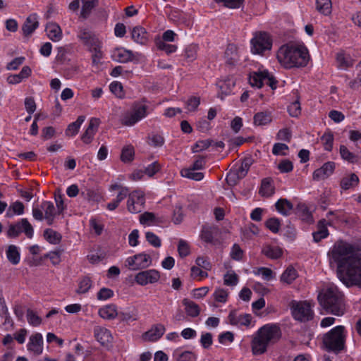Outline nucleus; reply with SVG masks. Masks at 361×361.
Listing matches in <instances>:
<instances>
[{
	"label": "nucleus",
	"mask_w": 361,
	"mask_h": 361,
	"mask_svg": "<svg viewBox=\"0 0 361 361\" xmlns=\"http://www.w3.org/2000/svg\"><path fill=\"white\" fill-rule=\"evenodd\" d=\"M343 296L336 287L330 286L318 295V299L320 305L328 313L341 316L345 310Z\"/></svg>",
	"instance_id": "20e7f679"
},
{
	"label": "nucleus",
	"mask_w": 361,
	"mask_h": 361,
	"mask_svg": "<svg viewBox=\"0 0 361 361\" xmlns=\"http://www.w3.org/2000/svg\"><path fill=\"white\" fill-rule=\"evenodd\" d=\"M94 335L97 341L103 346H108L113 340L111 333L104 327H94Z\"/></svg>",
	"instance_id": "aec40b11"
},
{
	"label": "nucleus",
	"mask_w": 361,
	"mask_h": 361,
	"mask_svg": "<svg viewBox=\"0 0 361 361\" xmlns=\"http://www.w3.org/2000/svg\"><path fill=\"white\" fill-rule=\"evenodd\" d=\"M44 237L49 243L51 244H58L61 239V235L58 232L51 228L44 230Z\"/></svg>",
	"instance_id": "37998d69"
},
{
	"label": "nucleus",
	"mask_w": 361,
	"mask_h": 361,
	"mask_svg": "<svg viewBox=\"0 0 361 361\" xmlns=\"http://www.w3.org/2000/svg\"><path fill=\"white\" fill-rule=\"evenodd\" d=\"M131 37L135 42L140 44H145L149 40L147 32L141 26H136L132 30Z\"/></svg>",
	"instance_id": "5701e85b"
},
{
	"label": "nucleus",
	"mask_w": 361,
	"mask_h": 361,
	"mask_svg": "<svg viewBox=\"0 0 361 361\" xmlns=\"http://www.w3.org/2000/svg\"><path fill=\"white\" fill-rule=\"evenodd\" d=\"M149 106L143 102H135L130 110L125 112L121 118V123L126 126H133L145 118L148 114Z\"/></svg>",
	"instance_id": "423d86ee"
},
{
	"label": "nucleus",
	"mask_w": 361,
	"mask_h": 361,
	"mask_svg": "<svg viewBox=\"0 0 361 361\" xmlns=\"http://www.w3.org/2000/svg\"><path fill=\"white\" fill-rule=\"evenodd\" d=\"M198 46L197 44H190L185 49V57L190 61H194L197 57Z\"/></svg>",
	"instance_id": "4d7b16f0"
},
{
	"label": "nucleus",
	"mask_w": 361,
	"mask_h": 361,
	"mask_svg": "<svg viewBox=\"0 0 361 361\" xmlns=\"http://www.w3.org/2000/svg\"><path fill=\"white\" fill-rule=\"evenodd\" d=\"M346 331L344 326H336L324 334L322 343L329 352L338 354L345 349Z\"/></svg>",
	"instance_id": "39448f33"
},
{
	"label": "nucleus",
	"mask_w": 361,
	"mask_h": 361,
	"mask_svg": "<svg viewBox=\"0 0 361 361\" xmlns=\"http://www.w3.org/2000/svg\"><path fill=\"white\" fill-rule=\"evenodd\" d=\"M262 253L271 259H278L282 255V250L277 246L267 245L262 249Z\"/></svg>",
	"instance_id": "a19ab883"
},
{
	"label": "nucleus",
	"mask_w": 361,
	"mask_h": 361,
	"mask_svg": "<svg viewBox=\"0 0 361 361\" xmlns=\"http://www.w3.org/2000/svg\"><path fill=\"white\" fill-rule=\"evenodd\" d=\"M249 82L251 86L260 88L266 84L272 90L276 88V80L267 71L254 72L249 78Z\"/></svg>",
	"instance_id": "1a4fd4ad"
},
{
	"label": "nucleus",
	"mask_w": 361,
	"mask_h": 361,
	"mask_svg": "<svg viewBox=\"0 0 361 361\" xmlns=\"http://www.w3.org/2000/svg\"><path fill=\"white\" fill-rule=\"evenodd\" d=\"M77 38L88 49L97 46V43L100 41L92 31L84 27H78Z\"/></svg>",
	"instance_id": "4468645a"
},
{
	"label": "nucleus",
	"mask_w": 361,
	"mask_h": 361,
	"mask_svg": "<svg viewBox=\"0 0 361 361\" xmlns=\"http://www.w3.org/2000/svg\"><path fill=\"white\" fill-rule=\"evenodd\" d=\"M109 89L113 94L119 98H122L124 95L123 86L119 82H111L109 85Z\"/></svg>",
	"instance_id": "0e129e2a"
},
{
	"label": "nucleus",
	"mask_w": 361,
	"mask_h": 361,
	"mask_svg": "<svg viewBox=\"0 0 361 361\" xmlns=\"http://www.w3.org/2000/svg\"><path fill=\"white\" fill-rule=\"evenodd\" d=\"M228 319L231 325L249 326L252 317L249 314H238L235 310H233L229 313Z\"/></svg>",
	"instance_id": "6ab92c4d"
},
{
	"label": "nucleus",
	"mask_w": 361,
	"mask_h": 361,
	"mask_svg": "<svg viewBox=\"0 0 361 361\" xmlns=\"http://www.w3.org/2000/svg\"><path fill=\"white\" fill-rule=\"evenodd\" d=\"M152 259L150 255L142 252L128 257L126 259V266L131 270L144 269L152 265Z\"/></svg>",
	"instance_id": "9d476101"
},
{
	"label": "nucleus",
	"mask_w": 361,
	"mask_h": 361,
	"mask_svg": "<svg viewBox=\"0 0 361 361\" xmlns=\"http://www.w3.org/2000/svg\"><path fill=\"white\" fill-rule=\"evenodd\" d=\"M298 277V272L295 268L290 266L281 274L280 280L286 284L292 283Z\"/></svg>",
	"instance_id": "473e14b6"
},
{
	"label": "nucleus",
	"mask_w": 361,
	"mask_h": 361,
	"mask_svg": "<svg viewBox=\"0 0 361 361\" xmlns=\"http://www.w3.org/2000/svg\"><path fill=\"white\" fill-rule=\"evenodd\" d=\"M213 297L216 302H226L228 298V292L222 288L216 289L213 293Z\"/></svg>",
	"instance_id": "052dcab7"
},
{
	"label": "nucleus",
	"mask_w": 361,
	"mask_h": 361,
	"mask_svg": "<svg viewBox=\"0 0 361 361\" xmlns=\"http://www.w3.org/2000/svg\"><path fill=\"white\" fill-rule=\"evenodd\" d=\"M145 237L148 243L154 247H159L161 246L160 238L154 233L148 231L145 233Z\"/></svg>",
	"instance_id": "680f3d73"
},
{
	"label": "nucleus",
	"mask_w": 361,
	"mask_h": 361,
	"mask_svg": "<svg viewBox=\"0 0 361 361\" xmlns=\"http://www.w3.org/2000/svg\"><path fill=\"white\" fill-rule=\"evenodd\" d=\"M183 304L185 305V312L188 315L192 317H196L200 314V309L197 304L193 301L188 299L183 300Z\"/></svg>",
	"instance_id": "e433bc0d"
},
{
	"label": "nucleus",
	"mask_w": 361,
	"mask_h": 361,
	"mask_svg": "<svg viewBox=\"0 0 361 361\" xmlns=\"http://www.w3.org/2000/svg\"><path fill=\"white\" fill-rule=\"evenodd\" d=\"M39 23L36 14L29 16L24 23L22 30L25 35H30L37 27Z\"/></svg>",
	"instance_id": "bb28decb"
},
{
	"label": "nucleus",
	"mask_w": 361,
	"mask_h": 361,
	"mask_svg": "<svg viewBox=\"0 0 361 361\" xmlns=\"http://www.w3.org/2000/svg\"><path fill=\"white\" fill-rule=\"evenodd\" d=\"M281 336V329L276 324L264 325L252 338L251 343L252 353L255 355L264 353L267 347L276 343Z\"/></svg>",
	"instance_id": "7ed1b4c3"
},
{
	"label": "nucleus",
	"mask_w": 361,
	"mask_h": 361,
	"mask_svg": "<svg viewBox=\"0 0 361 361\" xmlns=\"http://www.w3.org/2000/svg\"><path fill=\"white\" fill-rule=\"evenodd\" d=\"M224 282L226 286H235L238 282V275L234 272H228L224 276Z\"/></svg>",
	"instance_id": "69168bd1"
},
{
	"label": "nucleus",
	"mask_w": 361,
	"mask_h": 361,
	"mask_svg": "<svg viewBox=\"0 0 361 361\" xmlns=\"http://www.w3.org/2000/svg\"><path fill=\"white\" fill-rule=\"evenodd\" d=\"M316 8L323 15H329L331 13V0H316Z\"/></svg>",
	"instance_id": "79ce46f5"
},
{
	"label": "nucleus",
	"mask_w": 361,
	"mask_h": 361,
	"mask_svg": "<svg viewBox=\"0 0 361 361\" xmlns=\"http://www.w3.org/2000/svg\"><path fill=\"white\" fill-rule=\"evenodd\" d=\"M173 356L177 361H196L197 355L191 351H181L177 349L173 353Z\"/></svg>",
	"instance_id": "58836bf2"
},
{
	"label": "nucleus",
	"mask_w": 361,
	"mask_h": 361,
	"mask_svg": "<svg viewBox=\"0 0 361 361\" xmlns=\"http://www.w3.org/2000/svg\"><path fill=\"white\" fill-rule=\"evenodd\" d=\"M165 331L166 329L163 324H157L144 334L143 339L148 341H156L164 335Z\"/></svg>",
	"instance_id": "412c9836"
},
{
	"label": "nucleus",
	"mask_w": 361,
	"mask_h": 361,
	"mask_svg": "<svg viewBox=\"0 0 361 361\" xmlns=\"http://www.w3.org/2000/svg\"><path fill=\"white\" fill-rule=\"evenodd\" d=\"M253 273L255 275L261 276L262 278L265 281H271V279L275 278V274L273 271L267 267H259L256 270L253 271Z\"/></svg>",
	"instance_id": "c03bdc74"
},
{
	"label": "nucleus",
	"mask_w": 361,
	"mask_h": 361,
	"mask_svg": "<svg viewBox=\"0 0 361 361\" xmlns=\"http://www.w3.org/2000/svg\"><path fill=\"white\" fill-rule=\"evenodd\" d=\"M196 170L192 169H184L181 171V176L195 180H201L204 178V173L196 172Z\"/></svg>",
	"instance_id": "a18cd8bd"
},
{
	"label": "nucleus",
	"mask_w": 361,
	"mask_h": 361,
	"mask_svg": "<svg viewBox=\"0 0 361 361\" xmlns=\"http://www.w3.org/2000/svg\"><path fill=\"white\" fill-rule=\"evenodd\" d=\"M275 207L278 212L283 216H288L293 209V204L285 198L279 199L275 203Z\"/></svg>",
	"instance_id": "cd10ccee"
},
{
	"label": "nucleus",
	"mask_w": 361,
	"mask_h": 361,
	"mask_svg": "<svg viewBox=\"0 0 361 361\" xmlns=\"http://www.w3.org/2000/svg\"><path fill=\"white\" fill-rule=\"evenodd\" d=\"M334 169V162H326L321 168L314 171L313 178L317 180L324 179L333 173Z\"/></svg>",
	"instance_id": "4be33fe9"
},
{
	"label": "nucleus",
	"mask_w": 361,
	"mask_h": 361,
	"mask_svg": "<svg viewBox=\"0 0 361 361\" xmlns=\"http://www.w3.org/2000/svg\"><path fill=\"white\" fill-rule=\"evenodd\" d=\"M21 233H24L28 238H32L33 236V228L27 219H22L16 224L8 226L7 231L8 237L16 238Z\"/></svg>",
	"instance_id": "9b49d317"
},
{
	"label": "nucleus",
	"mask_w": 361,
	"mask_h": 361,
	"mask_svg": "<svg viewBox=\"0 0 361 361\" xmlns=\"http://www.w3.org/2000/svg\"><path fill=\"white\" fill-rule=\"evenodd\" d=\"M288 111L289 114L293 117H297L300 114L301 108L298 97L288 106Z\"/></svg>",
	"instance_id": "13d9d810"
},
{
	"label": "nucleus",
	"mask_w": 361,
	"mask_h": 361,
	"mask_svg": "<svg viewBox=\"0 0 361 361\" xmlns=\"http://www.w3.org/2000/svg\"><path fill=\"white\" fill-rule=\"evenodd\" d=\"M102 48V42L99 41L97 43V46H92L89 48V50L92 53V63L94 64H97L99 63L100 59L102 58L103 54L101 50Z\"/></svg>",
	"instance_id": "de8ad7c7"
},
{
	"label": "nucleus",
	"mask_w": 361,
	"mask_h": 361,
	"mask_svg": "<svg viewBox=\"0 0 361 361\" xmlns=\"http://www.w3.org/2000/svg\"><path fill=\"white\" fill-rule=\"evenodd\" d=\"M164 143V138L162 135L152 133L148 137V144L154 147H161Z\"/></svg>",
	"instance_id": "603ef678"
},
{
	"label": "nucleus",
	"mask_w": 361,
	"mask_h": 361,
	"mask_svg": "<svg viewBox=\"0 0 361 361\" xmlns=\"http://www.w3.org/2000/svg\"><path fill=\"white\" fill-rule=\"evenodd\" d=\"M200 104V98L196 96H192L185 102V108L188 111H195Z\"/></svg>",
	"instance_id": "864d4df0"
},
{
	"label": "nucleus",
	"mask_w": 361,
	"mask_h": 361,
	"mask_svg": "<svg viewBox=\"0 0 361 361\" xmlns=\"http://www.w3.org/2000/svg\"><path fill=\"white\" fill-rule=\"evenodd\" d=\"M288 150V146L284 143H276L272 148V153L274 155H286V151Z\"/></svg>",
	"instance_id": "338daca9"
},
{
	"label": "nucleus",
	"mask_w": 361,
	"mask_h": 361,
	"mask_svg": "<svg viewBox=\"0 0 361 361\" xmlns=\"http://www.w3.org/2000/svg\"><path fill=\"white\" fill-rule=\"evenodd\" d=\"M276 56L279 62L286 68L305 66L310 59L307 49L296 44L281 46Z\"/></svg>",
	"instance_id": "f03ea898"
},
{
	"label": "nucleus",
	"mask_w": 361,
	"mask_h": 361,
	"mask_svg": "<svg viewBox=\"0 0 361 361\" xmlns=\"http://www.w3.org/2000/svg\"><path fill=\"white\" fill-rule=\"evenodd\" d=\"M92 282L90 277L85 276L81 279L78 283V293H86L91 288Z\"/></svg>",
	"instance_id": "8fccbe9b"
},
{
	"label": "nucleus",
	"mask_w": 361,
	"mask_h": 361,
	"mask_svg": "<svg viewBox=\"0 0 361 361\" xmlns=\"http://www.w3.org/2000/svg\"><path fill=\"white\" fill-rule=\"evenodd\" d=\"M265 225L271 232L276 233L279 231L280 221L277 218H270L266 221Z\"/></svg>",
	"instance_id": "bf43d9fd"
},
{
	"label": "nucleus",
	"mask_w": 361,
	"mask_h": 361,
	"mask_svg": "<svg viewBox=\"0 0 361 361\" xmlns=\"http://www.w3.org/2000/svg\"><path fill=\"white\" fill-rule=\"evenodd\" d=\"M48 37L53 42H59L61 39L63 34L61 27L55 23H49L46 26Z\"/></svg>",
	"instance_id": "b1692460"
},
{
	"label": "nucleus",
	"mask_w": 361,
	"mask_h": 361,
	"mask_svg": "<svg viewBox=\"0 0 361 361\" xmlns=\"http://www.w3.org/2000/svg\"><path fill=\"white\" fill-rule=\"evenodd\" d=\"M340 154L344 160L350 163H355L357 160V156L350 152L345 145L340 146Z\"/></svg>",
	"instance_id": "3c124183"
},
{
	"label": "nucleus",
	"mask_w": 361,
	"mask_h": 361,
	"mask_svg": "<svg viewBox=\"0 0 361 361\" xmlns=\"http://www.w3.org/2000/svg\"><path fill=\"white\" fill-rule=\"evenodd\" d=\"M24 213V204L20 201H16L13 203L6 213V216L8 217L13 216V214L21 215Z\"/></svg>",
	"instance_id": "49530a36"
},
{
	"label": "nucleus",
	"mask_w": 361,
	"mask_h": 361,
	"mask_svg": "<svg viewBox=\"0 0 361 361\" xmlns=\"http://www.w3.org/2000/svg\"><path fill=\"white\" fill-rule=\"evenodd\" d=\"M8 260L13 265L20 262V254L18 247L14 245H10L6 251Z\"/></svg>",
	"instance_id": "c85d7f7f"
},
{
	"label": "nucleus",
	"mask_w": 361,
	"mask_h": 361,
	"mask_svg": "<svg viewBox=\"0 0 361 361\" xmlns=\"http://www.w3.org/2000/svg\"><path fill=\"white\" fill-rule=\"evenodd\" d=\"M99 316L105 319H113L116 317L117 309L115 305H108L99 310Z\"/></svg>",
	"instance_id": "7c9ffc66"
},
{
	"label": "nucleus",
	"mask_w": 361,
	"mask_h": 361,
	"mask_svg": "<svg viewBox=\"0 0 361 361\" xmlns=\"http://www.w3.org/2000/svg\"><path fill=\"white\" fill-rule=\"evenodd\" d=\"M134 150L132 147H126L123 149L121 159L123 162H128L133 160Z\"/></svg>",
	"instance_id": "774afa93"
},
{
	"label": "nucleus",
	"mask_w": 361,
	"mask_h": 361,
	"mask_svg": "<svg viewBox=\"0 0 361 361\" xmlns=\"http://www.w3.org/2000/svg\"><path fill=\"white\" fill-rule=\"evenodd\" d=\"M290 311L293 317L301 322L310 321L314 317L312 305L307 301L293 300L290 303Z\"/></svg>",
	"instance_id": "0eeeda50"
},
{
	"label": "nucleus",
	"mask_w": 361,
	"mask_h": 361,
	"mask_svg": "<svg viewBox=\"0 0 361 361\" xmlns=\"http://www.w3.org/2000/svg\"><path fill=\"white\" fill-rule=\"evenodd\" d=\"M212 143V140L209 139L199 140L195 143V146L192 148V151L193 152H198L207 149L209 146H211Z\"/></svg>",
	"instance_id": "e2e57ef3"
},
{
	"label": "nucleus",
	"mask_w": 361,
	"mask_h": 361,
	"mask_svg": "<svg viewBox=\"0 0 361 361\" xmlns=\"http://www.w3.org/2000/svg\"><path fill=\"white\" fill-rule=\"evenodd\" d=\"M220 234V229L218 226L204 225L202 227L200 238L207 243L216 245L218 243L217 237Z\"/></svg>",
	"instance_id": "2eb2a0df"
},
{
	"label": "nucleus",
	"mask_w": 361,
	"mask_h": 361,
	"mask_svg": "<svg viewBox=\"0 0 361 361\" xmlns=\"http://www.w3.org/2000/svg\"><path fill=\"white\" fill-rule=\"evenodd\" d=\"M160 279L159 271L156 269L142 271L135 276V282L140 286L155 283Z\"/></svg>",
	"instance_id": "ddd939ff"
},
{
	"label": "nucleus",
	"mask_w": 361,
	"mask_h": 361,
	"mask_svg": "<svg viewBox=\"0 0 361 361\" xmlns=\"http://www.w3.org/2000/svg\"><path fill=\"white\" fill-rule=\"evenodd\" d=\"M321 140L324 145V149L326 151H331L333 147L334 135L332 133H325L322 137Z\"/></svg>",
	"instance_id": "6e6d98bb"
},
{
	"label": "nucleus",
	"mask_w": 361,
	"mask_h": 361,
	"mask_svg": "<svg viewBox=\"0 0 361 361\" xmlns=\"http://www.w3.org/2000/svg\"><path fill=\"white\" fill-rule=\"evenodd\" d=\"M94 6L95 2H94L93 0L84 1L80 12V16L84 19H87Z\"/></svg>",
	"instance_id": "09e8293b"
},
{
	"label": "nucleus",
	"mask_w": 361,
	"mask_h": 361,
	"mask_svg": "<svg viewBox=\"0 0 361 361\" xmlns=\"http://www.w3.org/2000/svg\"><path fill=\"white\" fill-rule=\"evenodd\" d=\"M274 193V187L270 178H264L262 180L259 194L263 197H270Z\"/></svg>",
	"instance_id": "ea45409f"
},
{
	"label": "nucleus",
	"mask_w": 361,
	"mask_h": 361,
	"mask_svg": "<svg viewBox=\"0 0 361 361\" xmlns=\"http://www.w3.org/2000/svg\"><path fill=\"white\" fill-rule=\"evenodd\" d=\"M328 223L325 219L320 220L317 224V231L312 233L314 241L319 243L329 235Z\"/></svg>",
	"instance_id": "393cba45"
},
{
	"label": "nucleus",
	"mask_w": 361,
	"mask_h": 361,
	"mask_svg": "<svg viewBox=\"0 0 361 361\" xmlns=\"http://www.w3.org/2000/svg\"><path fill=\"white\" fill-rule=\"evenodd\" d=\"M253 120L255 126L267 125L271 121V113L267 111L258 112L254 116Z\"/></svg>",
	"instance_id": "4c0bfd02"
},
{
	"label": "nucleus",
	"mask_w": 361,
	"mask_h": 361,
	"mask_svg": "<svg viewBox=\"0 0 361 361\" xmlns=\"http://www.w3.org/2000/svg\"><path fill=\"white\" fill-rule=\"evenodd\" d=\"M331 260L336 264L338 279L347 286L361 287V253L350 243H335L329 252Z\"/></svg>",
	"instance_id": "f257e3e1"
},
{
	"label": "nucleus",
	"mask_w": 361,
	"mask_h": 361,
	"mask_svg": "<svg viewBox=\"0 0 361 361\" xmlns=\"http://www.w3.org/2000/svg\"><path fill=\"white\" fill-rule=\"evenodd\" d=\"M27 320L33 326H39L42 323V319L31 309L27 310Z\"/></svg>",
	"instance_id": "5fc2aeb1"
},
{
	"label": "nucleus",
	"mask_w": 361,
	"mask_h": 361,
	"mask_svg": "<svg viewBox=\"0 0 361 361\" xmlns=\"http://www.w3.org/2000/svg\"><path fill=\"white\" fill-rule=\"evenodd\" d=\"M100 124V120L97 118H92L85 133L81 136L82 141L85 144H90L96 134L98 127Z\"/></svg>",
	"instance_id": "a211bd4d"
},
{
	"label": "nucleus",
	"mask_w": 361,
	"mask_h": 361,
	"mask_svg": "<svg viewBox=\"0 0 361 361\" xmlns=\"http://www.w3.org/2000/svg\"><path fill=\"white\" fill-rule=\"evenodd\" d=\"M336 62L338 67L341 69L345 70L353 64V61L349 55L345 54L343 52H339L336 54Z\"/></svg>",
	"instance_id": "f704fd0d"
},
{
	"label": "nucleus",
	"mask_w": 361,
	"mask_h": 361,
	"mask_svg": "<svg viewBox=\"0 0 361 361\" xmlns=\"http://www.w3.org/2000/svg\"><path fill=\"white\" fill-rule=\"evenodd\" d=\"M359 183V178L355 173H350L343 177L341 181V187L343 190H348L355 187Z\"/></svg>",
	"instance_id": "2f4dec72"
},
{
	"label": "nucleus",
	"mask_w": 361,
	"mask_h": 361,
	"mask_svg": "<svg viewBox=\"0 0 361 361\" xmlns=\"http://www.w3.org/2000/svg\"><path fill=\"white\" fill-rule=\"evenodd\" d=\"M145 203V195L141 191H133L129 194L127 201V209L132 214H137L142 211Z\"/></svg>",
	"instance_id": "f8f14e48"
},
{
	"label": "nucleus",
	"mask_w": 361,
	"mask_h": 361,
	"mask_svg": "<svg viewBox=\"0 0 361 361\" xmlns=\"http://www.w3.org/2000/svg\"><path fill=\"white\" fill-rule=\"evenodd\" d=\"M296 214L305 222L312 224L314 221L312 213L305 204H298L296 208Z\"/></svg>",
	"instance_id": "c756f323"
},
{
	"label": "nucleus",
	"mask_w": 361,
	"mask_h": 361,
	"mask_svg": "<svg viewBox=\"0 0 361 361\" xmlns=\"http://www.w3.org/2000/svg\"><path fill=\"white\" fill-rule=\"evenodd\" d=\"M111 58L118 63H128L133 60L134 54L130 50L123 47H117L112 51Z\"/></svg>",
	"instance_id": "f3484780"
},
{
	"label": "nucleus",
	"mask_w": 361,
	"mask_h": 361,
	"mask_svg": "<svg viewBox=\"0 0 361 361\" xmlns=\"http://www.w3.org/2000/svg\"><path fill=\"white\" fill-rule=\"evenodd\" d=\"M27 350L35 355H39L43 352V337L40 333L32 334L27 345Z\"/></svg>",
	"instance_id": "dca6fc26"
},
{
	"label": "nucleus",
	"mask_w": 361,
	"mask_h": 361,
	"mask_svg": "<svg viewBox=\"0 0 361 361\" xmlns=\"http://www.w3.org/2000/svg\"><path fill=\"white\" fill-rule=\"evenodd\" d=\"M251 51L255 54H263L267 50H270L272 42L269 35L266 32H259L251 39Z\"/></svg>",
	"instance_id": "6e6552de"
},
{
	"label": "nucleus",
	"mask_w": 361,
	"mask_h": 361,
	"mask_svg": "<svg viewBox=\"0 0 361 361\" xmlns=\"http://www.w3.org/2000/svg\"><path fill=\"white\" fill-rule=\"evenodd\" d=\"M42 209L44 212V219L48 225H51L56 215V209L51 202L44 201L41 204Z\"/></svg>",
	"instance_id": "a878e982"
},
{
	"label": "nucleus",
	"mask_w": 361,
	"mask_h": 361,
	"mask_svg": "<svg viewBox=\"0 0 361 361\" xmlns=\"http://www.w3.org/2000/svg\"><path fill=\"white\" fill-rule=\"evenodd\" d=\"M85 116H78L75 121L70 123L68 126V128L66 130V135L68 136H75L77 135L82 123L85 121Z\"/></svg>",
	"instance_id": "c9c22d12"
},
{
	"label": "nucleus",
	"mask_w": 361,
	"mask_h": 361,
	"mask_svg": "<svg viewBox=\"0 0 361 361\" xmlns=\"http://www.w3.org/2000/svg\"><path fill=\"white\" fill-rule=\"evenodd\" d=\"M252 164V159L250 157L245 158L241 165L235 170L233 176H236L238 178H244L247 173L250 166Z\"/></svg>",
	"instance_id": "72a5a7b5"
}]
</instances>
